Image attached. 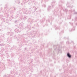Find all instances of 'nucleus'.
<instances>
[{"label":"nucleus","mask_w":77,"mask_h":77,"mask_svg":"<svg viewBox=\"0 0 77 77\" xmlns=\"http://www.w3.org/2000/svg\"><path fill=\"white\" fill-rule=\"evenodd\" d=\"M25 50H26V48H25Z\"/></svg>","instance_id":"obj_16"},{"label":"nucleus","mask_w":77,"mask_h":77,"mask_svg":"<svg viewBox=\"0 0 77 77\" xmlns=\"http://www.w3.org/2000/svg\"><path fill=\"white\" fill-rule=\"evenodd\" d=\"M67 56L68 57H69L70 58L71 57V55H70V54L69 53L67 54Z\"/></svg>","instance_id":"obj_6"},{"label":"nucleus","mask_w":77,"mask_h":77,"mask_svg":"<svg viewBox=\"0 0 77 77\" xmlns=\"http://www.w3.org/2000/svg\"><path fill=\"white\" fill-rule=\"evenodd\" d=\"M14 11H15V10H16V9H15V8H14Z\"/></svg>","instance_id":"obj_12"},{"label":"nucleus","mask_w":77,"mask_h":77,"mask_svg":"<svg viewBox=\"0 0 77 77\" xmlns=\"http://www.w3.org/2000/svg\"><path fill=\"white\" fill-rule=\"evenodd\" d=\"M22 11H23V13L24 14H26V12H27L26 10L24 9V8H23L22 9Z\"/></svg>","instance_id":"obj_2"},{"label":"nucleus","mask_w":77,"mask_h":77,"mask_svg":"<svg viewBox=\"0 0 77 77\" xmlns=\"http://www.w3.org/2000/svg\"><path fill=\"white\" fill-rule=\"evenodd\" d=\"M14 31L16 33H18V32H20V30L17 29H15Z\"/></svg>","instance_id":"obj_3"},{"label":"nucleus","mask_w":77,"mask_h":77,"mask_svg":"<svg viewBox=\"0 0 77 77\" xmlns=\"http://www.w3.org/2000/svg\"><path fill=\"white\" fill-rule=\"evenodd\" d=\"M7 57H9V54H7Z\"/></svg>","instance_id":"obj_11"},{"label":"nucleus","mask_w":77,"mask_h":77,"mask_svg":"<svg viewBox=\"0 0 77 77\" xmlns=\"http://www.w3.org/2000/svg\"><path fill=\"white\" fill-rule=\"evenodd\" d=\"M33 19H29L28 20V21L30 22V24H32L33 21Z\"/></svg>","instance_id":"obj_1"},{"label":"nucleus","mask_w":77,"mask_h":77,"mask_svg":"<svg viewBox=\"0 0 77 77\" xmlns=\"http://www.w3.org/2000/svg\"><path fill=\"white\" fill-rule=\"evenodd\" d=\"M27 16H25L24 17L23 19L24 20H26V19H27Z\"/></svg>","instance_id":"obj_7"},{"label":"nucleus","mask_w":77,"mask_h":77,"mask_svg":"<svg viewBox=\"0 0 77 77\" xmlns=\"http://www.w3.org/2000/svg\"><path fill=\"white\" fill-rule=\"evenodd\" d=\"M5 45L4 44H3V43L2 44H0V46H4Z\"/></svg>","instance_id":"obj_9"},{"label":"nucleus","mask_w":77,"mask_h":77,"mask_svg":"<svg viewBox=\"0 0 77 77\" xmlns=\"http://www.w3.org/2000/svg\"><path fill=\"white\" fill-rule=\"evenodd\" d=\"M23 2L24 3H27L29 2V0H23Z\"/></svg>","instance_id":"obj_5"},{"label":"nucleus","mask_w":77,"mask_h":77,"mask_svg":"<svg viewBox=\"0 0 77 77\" xmlns=\"http://www.w3.org/2000/svg\"><path fill=\"white\" fill-rule=\"evenodd\" d=\"M7 35H10V32H7Z\"/></svg>","instance_id":"obj_10"},{"label":"nucleus","mask_w":77,"mask_h":77,"mask_svg":"<svg viewBox=\"0 0 77 77\" xmlns=\"http://www.w3.org/2000/svg\"><path fill=\"white\" fill-rule=\"evenodd\" d=\"M19 3H20V2H19Z\"/></svg>","instance_id":"obj_17"},{"label":"nucleus","mask_w":77,"mask_h":77,"mask_svg":"<svg viewBox=\"0 0 77 77\" xmlns=\"http://www.w3.org/2000/svg\"><path fill=\"white\" fill-rule=\"evenodd\" d=\"M36 8H35V9H34L35 11H36Z\"/></svg>","instance_id":"obj_13"},{"label":"nucleus","mask_w":77,"mask_h":77,"mask_svg":"<svg viewBox=\"0 0 77 77\" xmlns=\"http://www.w3.org/2000/svg\"><path fill=\"white\" fill-rule=\"evenodd\" d=\"M21 5H23V4H21Z\"/></svg>","instance_id":"obj_14"},{"label":"nucleus","mask_w":77,"mask_h":77,"mask_svg":"<svg viewBox=\"0 0 77 77\" xmlns=\"http://www.w3.org/2000/svg\"><path fill=\"white\" fill-rule=\"evenodd\" d=\"M17 13H19V14H21V10L20 11H17Z\"/></svg>","instance_id":"obj_8"},{"label":"nucleus","mask_w":77,"mask_h":77,"mask_svg":"<svg viewBox=\"0 0 77 77\" xmlns=\"http://www.w3.org/2000/svg\"><path fill=\"white\" fill-rule=\"evenodd\" d=\"M7 41H8V42H10V41H12V39L10 37H8L7 39Z\"/></svg>","instance_id":"obj_4"},{"label":"nucleus","mask_w":77,"mask_h":77,"mask_svg":"<svg viewBox=\"0 0 77 77\" xmlns=\"http://www.w3.org/2000/svg\"><path fill=\"white\" fill-rule=\"evenodd\" d=\"M12 33H13V34H14V32H13Z\"/></svg>","instance_id":"obj_15"}]
</instances>
